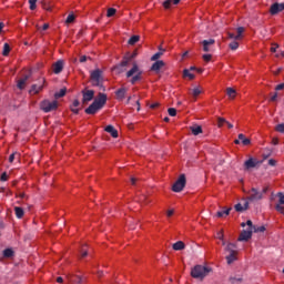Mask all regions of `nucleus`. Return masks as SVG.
<instances>
[{
    "instance_id": "f257e3e1",
    "label": "nucleus",
    "mask_w": 284,
    "mask_h": 284,
    "mask_svg": "<svg viewBox=\"0 0 284 284\" xmlns=\"http://www.w3.org/2000/svg\"><path fill=\"white\" fill-rule=\"evenodd\" d=\"M105 103H108V95L105 93H99L98 98L84 110L85 114H97L99 110H103Z\"/></svg>"
},
{
    "instance_id": "f03ea898",
    "label": "nucleus",
    "mask_w": 284,
    "mask_h": 284,
    "mask_svg": "<svg viewBox=\"0 0 284 284\" xmlns=\"http://www.w3.org/2000/svg\"><path fill=\"white\" fill-rule=\"evenodd\" d=\"M126 79H131V85H135L139 81H143V70L139 68L136 62H134L132 68L126 72Z\"/></svg>"
},
{
    "instance_id": "7ed1b4c3",
    "label": "nucleus",
    "mask_w": 284,
    "mask_h": 284,
    "mask_svg": "<svg viewBox=\"0 0 284 284\" xmlns=\"http://www.w3.org/2000/svg\"><path fill=\"white\" fill-rule=\"evenodd\" d=\"M211 272L212 267L197 264L191 270V276L192 278H199L200 281H203V278L209 276Z\"/></svg>"
},
{
    "instance_id": "20e7f679",
    "label": "nucleus",
    "mask_w": 284,
    "mask_h": 284,
    "mask_svg": "<svg viewBox=\"0 0 284 284\" xmlns=\"http://www.w3.org/2000/svg\"><path fill=\"white\" fill-rule=\"evenodd\" d=\"M90 79L94 88H100L102 92H105V87H103V71L101 69L91 71Z\"/></svg>"
},
{
    "instance_id": "39448f33",
    "label": "nucleus",
    "mask_w": 284,
    "mask_h": 284,
    "mask_svg": "<svg viewBox=\"0 0 284 284\" xmlns=\"http://www.w3.org/2000/svg\"><path fill=\"white\" fill-rule=\"evenodd\" d=\"M224 252L226 254L225 258H226L227 265H232V263H234V261H237L236 256H239V250H237L236 244H234V243L226 244Z\"/></svg>"
},
{
    "instance_id": "423d86ee",
    "label": "nucleus",
    "mask_w": 284,
    "mask_h": 284,
    "mask_svg": "<svg viewBox=\"0 0 284 284\" xmlns=\"http://www.w3.org/2000/svg\"><path fill=\"white\" fill-rule=\"evenodd\" d=\"M138 54L139 53L134 51L130 57L125 55L121 61V63L115 65L114 70H116L119 74H121V72H125V68H128V65L130 64V61H132V59H136Z\"/></svg>"
},
{
    "instance_id": "0eeeda50",
    "label": "nucleus",
    "mask_w": 284,
    "mask_h": 284,
    "mask_svg": "<svg viewBox=\"0 0 284 284\" xmlns=\"http://www.w3.org/2000/svg\"><path fill=\"white\" fill-rule=\"evenodd\" d=\"M59 102L57 100L50 101V100H43L40 102V110L42 112H54V110H58Z\"/></svg>"
},
{
    "instance_id": "6e6552de",
    "label": "nucleus",
    "mask_w": 284,
    "mask_h": 284,
    "mask_svg": "<svg viewBox=\"0 0 284 284\" xmlns=\"http://www.w3.org/2000/svg\"><path fill=\"white\" fill-rule=\"evenodd\" d=\"M186 179L185 174H181L172 186L173 192H183L185 187Z\"/></svg>"
},
{
    "instance_id": "1a4fd4ad",
    "label": "nucleus",
    "mask_w": 284,
    "mask_h": 284,
    "mask_svg": "<svg viewBox=\"0 0 284 284\" xmlns=\"http://www.w3.org/2000/svg\"><path fill=\"white\" fill-rule=\"evenodd\" d=\"M260 164H261V161L254 158H250L244 162V170L248 172V170H254V168H258Z\"/></svg>"
},
{
    "instance_id": "9d476101",
    "label": "nucleus",
    "mask_w": 284,
    "mask_h": 284,
    "mask_svg": "<svg viewBox=\"0 0 284 284\" xmlns=\"http://www.w3.org/2000/svg\"><path fill=\"white\" fill-rule=\"evenodd\" d=\"M82 103H90L94 99V90L82 91Z\"/></svg>"
},
{
    "instance_id": "9b49d317",
    "label": "nucleus",
    "mask_w": 284,
    "mask_h": 284,
    "mask_svg": "<svg viewBox=\"0 0 284 284\" xmlns=\"http://www.w3.org/2000/svg\"><path fill=\"white\" fill-rule=\"evenodd\" d=\"M278 196V203L275 205L276 212H280V214L284 215V193L280 192L277 193Z\"/></svg>"
},
{
    "instance_id": "f8f14e48",
    "label": "nucleus",
    "mask_w": 284,
    "mask_h": 284,
    "mask_svg": "<svg viewBox=\"0 0 284 284\" xmlns=\"http://www.w3.org/2000/svg\"><path fill=\"white\" fill-rule=\"evenodd\" d=\"M263 199V192L257 191L256 189H251L248 201H261Z\"/></svg>"
},
{
    "instance_id": "ddd939ff",
    "label": "nucleus",
    "mask_w": 284,
    "mask_h": 284,
    "mask_svg": "<svg viewBox=\"0 0 284 284\" xmlns=\"http://www.w3.org/2000/svg\"><path fill=\"white\" fill-rule=\"evenodd\" d=\"M65 65V62L63 60H58L53 63L52 70L54 74H61L63 72V67Z\"/></svg>"
},
{
    "instance_id": "4468645a",
    "label": "nucleus",
    "mask_w": 284,
    "mask_h": 284,
    "mask_svg": "<svg viewBox=\"0 0 284 284\" xmlns=\"http://www.w3.org/2000/svg\"><path fill=\"white\" fill-rule=\"evenodd\" d=\"M214 43H216V40L214 39L203 40L201 42L203 52H212V45H214Z\"/></svg>"
},
{
    "instance_id": "2eb2a0df",
    "label": "nucleus",
    "mask_w": 284,
    "mask_h": 284,
    "mask_svg": "<svg viewBox=\"0 0 284 284\" xmlns=\"http://www.w3.org/2000/svg\"><path fill=\"white\" fill-rule=\"evenodd\" d=\"M252 229L243 230L237 241H250V239H252Z\"/></svg>"
},
{
    "instance_id": "dca6fc26",
    "label": "nucleus",
    "mask_w": 284,
    "mask_h": 284,
    "mask_svg": "<svg viewBox=\"0 0 284 284\" xmlns=\"http://www.w3.org/2000/svg\"><path fill=\"white\" fill-rule=\"evenodd\" d=\"M165 67V62H163V60H156L152 67H151V70L153 72H160L161 71V68H164Z\"/></svg>"
},
{
    "instance_id": "f3484780",
    "label": "nucleus",
    "mask_w": 284,
    "mask_h": 284,
    "mask_svg": "<svg viewBox=\"0 0 284 284\" xmlns=\"http://www.w3.org/2000/svg\"><path fill=\"white\" fill-rule=\"evenodd\" d=\"M181 3V0H165L162 6L165 10H170L172 6H179Z\"/></svg>"
},
{
    "instance_id": "a211bd4d",
    "label": "nucleus",
    "mask_w": 284,
    "mask_h": 284,
    "mask_svg": "<svg viewBox=\"0 0 284 284\" xmlns=\"http://www.w3.org/2000/svg\"><path fill=\"white\" fill-rule=\"evenodd\" d=\"M68 280L70 283H74V284H83L84 282L83 277L79 275H69Z\"/></svg>"
},
{
    "instance_id": "6ab92c4d",
    "label": "nucleus",
    "mask_w": 284,
    "mask_h": 284,
    "mask_svg": "<svg viewBox=\"0 0 284 284\" xmlns=\"http://www.w3.org/2000/svg\"><path fill=\"white\" fill-rule=\"evenodd\" d=\"M165 54V49L163 47H159V51L151 57V61H159Z\"/></svg>"
},
{
    "instance_id": "aec40b11",
    "label": "nucleus",
    "mask_w": 284,
    "mask_h": 284,
    "mask_svg": "<svg viewBox=\"0 0 284 284\" xmlns=\"http://www.w3.org/2000/svg\"><path fill=\"white\" fill-rule=\"evenodd\" d=\"M105 132H108L109 134H111V136L113 139H118L119 138V131H116V129H114L113 125H108L105 126Z\"/></svg>"
},
{
    "instance_id": "412c9836",
    "label": "nucleus",
    "mask_w": 284,
    "mask_h": 284,
    "mask_svg": "<svg viewBox=\"0 0 284 284\" xmlns=\"http://www.w3.org/2000/svg\"><path fill=\"white\" fill-rule=\"evenodd\" d=\"M250 209V202L245 201L244 204L237 203L235 204L236 212H245V210Z\"/></svg>"
},
{
    "instance_id": "4be33fe9",
    "label": "nucleus",
    "mask_w": 284,
    "mask_h": 284,
    "mask_svg": "<svg viewBox=\"0 0 284 284\" xmlns=\"http://www.w3.org/2000/svg\"><path fill=\"white\" fill-rule=\"evenodd\" d=\"M43 90V84H33L29 90V94H39Z\"/></svg>"
},
{
    "instance_id": "5701e85b",
    "label": "nucleus",
    "mask_w": 284,
    "mask_h": 284,
    "mask_svg": "<svg viewBox=\"0 0 284 284\" xmlns=\"http://www.w3.org/2000/svg\"><path fill=\"white\" fill-rule=\"evenodd\" d=\"M28 79H30V74L24 75L22 79H20L18 81L17 85H18L19 90H24L26 89V83H28Z\"/></svg>"
},
{
    "instance_id": "b1692460",
    "label": "nucleus",
    "mask_w": 284,
    "mask_h": 284,
    "mask_svg": "<svg viewBox=\"0 0 284 284\" xmlns=\"http://www.w3.org/2000/svg\"><path fill=\"white\" fill-rule=\"evenodd\" d=\"M128 93V89L126 88H121L119 89L115 94L119 99V101H123V99H125V94Z\"/></svg>"
},
{
    "instance_id": "393cba45",
    "label": "nucleus",
    "mask_w": 284,
    "mask_h": 284,
    "mask_svg": "<svg viewBox=\"0 0 284 284\" xmlns=\"http://www.w3.org/2000/svg\"><path fill=\"white\" fill-rule=\"evenodd\" d=\"M192 134H194V136H199V134H203V128H201V125H193L190 128Z\"/></svg>"
},
{
    "instance_id": "a878e982",
    "label": "nucleus",
    "mask_w": 284,
    "mask_h": 284,
    "mask_svg": "<svg viewBox=\"0 0 284 284\" xmlns=\"http://www.w3.org/2000/svg\"><path fill=\"white\" fill-rule=\"evenodd\" d=\"M237 139L240 140V143H242V145H250V143H252V140L245 138V134L240 133L237 135Z\"/></svg>"
},
{
    "instance_id": "bb28decb",
    "label": "nucleus",
    "mask_w": 284,
    "mask_h": 284,
    "mask_svg": "<svg viewBox=\"0 0 284 284\" xmlns=\"http://www.w3.org/2000/svg\"><path fill=\"white\" fill-rule=\"evenodd\" d=\"M79 105H81V102H79V100H74L70 106L71 112H73V114H79Z\"/></svg>"
},
{
    "instance_id": "cd10ccee",
    "label": "nucleus",
    "mask_w": 284,
    "mask_h": 284,
    "mask_svg": "<svg viewBox=\"0 0 284 284\" xmlns=\"http://www.w3.org/2000/svg\"><path fill=\"white\" fill-rule=\"evenodd\" d=\"M173 250H175V252H181V250H185V243H183V241H178L173 244Z\"/></svg>"
},
{
    "instance_id": "c85d7f7f",
    "label": "nucleus",
    "mask_w": 284,
    "mask_h": 284,
    "mask_svg": "<svg viewBox=\"0 0 284 284\" xmlns=\"http://www.w3.org/2000/svg\"><path fill=\"white\" fill-rule=\"evenodd\" d=\"M14 212H16L17 219H23V214H26V212L23 211V207L21 206H16Z\"/></svg>"
},
{
    "instance_id": "c756f323",
    "label": "nucleus",
    "mask_w": 284,
    "mask_h": 284,
    "mask_svg": "<svg viewBox=\"0 0 284 284\" xmlns=\"http://www.w3.org/2000/svg\"><path fill=\"white\" fill-rule=\"evenodd\" d=\"M230 212H232V207L226 209L224 211H219L216 215L219 216V219H222V216H230Z\"/></svg>"
},
{
    "instance_id": "7c9ffc66",
    "label": "nucleus",
    "mask_w": 284,
    "mask_h": 284,
    "mask_svg": "<svg viewBox=\"0 0 284 284\" xmlns=\"http://www.w3.org/2000/svg\"><path fill=\"white\" fill-rule=\"evenodd\" d=\"M236 32H237V34H236V40H239V41H241V39H243V32H245V28L244 27H239L237 29H236Z\"/></svg>"
},
{
    "instance_id": "2f4dec72",
    "label": "nucleus",
    "mask_w": 284,
    "mask_h": 284,
    "mask_svg": "<svg viewBox=\"0 0 284 284\" xmlns=\"http://www.w3.org/2000/svg\"><path fill=\"white\" fill-rule=\"evenodd\" d=\"M3 256L4 258H12V256H14V251H12V248H6L3 251Z\"/></svg>"
},
{
    "instance_id": "473e14b6",
    "label": "nucleus",
    "mask_w": 284,
    "mask_h": 284,
    "mask_svg": "<svg viewBox=\"0 0 284 284\" xmlns=\"http://www.w3.org/2000/svg\"><path fill=\"white\" fill-rule=\"evenodd\" d=\"M226 94L231 99H236V90H234L233 88H227L226 89Z\"/></svg>"
},
{
    "instance_id": "72a5a7b5",
    "label": "nucleus",
    "mask_w": 284,
    "mask_h": 284,
    "mask_svg": "<svg viewBox=\"0 0 284 284\" xmlns=\"http://www.w3.org/2000/svg\"><path fill=\"white\" fill-rule=\"evenodd\" d=\"M65 92H68V89H61L59 92L54 93V99H62V97H65Z\"/></svg>"
},
{
    "instance_id": "f704fd0d",
    "label": "nucleus",
    "mask_w": 284,
    "mask_h": 284,
    "mask_svg": "<svg viewBox=\"0 0 284 284\" xmlns=\"http://www.w3.org/2000/svg\"><path fill=\"white\" fill-rule=\"evenodd\" d=\"M139 36H132L128 41L129 45H134L135 43H139Z\"/></svg>"
},
{
    "instance_id": "c9c22d12",
    "label": "nucleus",
    "mask_w": 284,
    "mask_h": 284,
    "mask_svg": "<svg viewBox=\"0 0 284 284\" xmlns=\"http://www.w3.org/2000/svg\"><path fill=\"white\" fill-rule=\"evenodd\" d=\"M8 54H10V44L9 43H4L3 44V50H2V55L3 57H8Z\"/></svg>"
},
{
    "instance_id": "e433bc0d",
    "label": "nucleus",
    "mask_w": 284,
    "mask_h": 284,
    "mask_svg": "<svg viewBox=\"0 0 284 284\" xmlns=\"http://www.w3.org/2000/svg\"><path fill=\"white\" fill-rule=\"evenodd\" d=\"M40 3L44 10H52V7L48 4V0H40Z\"/></svg>"
},
{
    "instance_id": "4c0bfd02",
    "label": "nucleus",
    "mask_w": 284,
    "mask_h": 284,
    "mask_svg": "<svg viewBox=\"0 0 284 284\" xmlns=\"http://www.w3.org/2000/svg\"><path fill=\"white\" fill-rule=\"evenodd\" d=\"M116 14V9L114 8H109L106 11V17H114Z\"/></svg>"
},
{
    "instance_id": "58836bf2",
    "label": "nucleus",
    "mask_w": 284,
    "mask_h": 284,
    "mask_svg": "<svg viewBox=\"0 0 284 284\" xmlns=\"http://www.w3.org/2000/svg\"><path fill=\"white\" fill-rule=\"evenodd\" d=\"M229 47L231 50H239V42L234 40L229 44Z\"/></svg>"
},
{
    "instance_id": "ea45409f",
    "label": "nucleus",
    "mask_w": 284,
    "mask_h": 284,
    "mask_svg": "<svg viewBox=\"0 0 284 284\" xmlns=\"http://www.w3.org/2000/svg\"><path fill=\"white\" fill-rule=\"evenodd\" d=\"M225 123H227V120H225L224 118L217 119V128H223V125H225Z\"/></svg>"
},
{
    "instance_id": "a19ab883",
    "label": "nucleus",
    "mask_w": 284,
    "mask_h": 284,
    "mask_svg": "<svg viewBox=\"0 0 284 284\" xmlns=\"http://www.w3.org/2000/svg\"><path fill=\"white\" fill-rule=\"evenodd\" d=\"M183 74L184 77H187L191 81L194 79V73H191L187 69L184 70Z\"/></svg>"
},
{
    "instance_id": "79ce46f5",
    "label": "nucleus",
    "mask_w": 284,
    "mask_h": 284,
    "mask_svg": "<svg viewBox=\"0 0 284 284\" xmlns=\"http://www.w3.org/2000/svg\"><path fill=\"white\" fill-rule=\"evenodd\" d=\"M276 132H280L281 134H284V123L277 124L275 126Z\"/></svg>"
},
{
    "instance_id": "37998d69",
    "label": "nucleus",
    "mask_w": 284,
    "mask_h": 284,
    "mask_svg": "<svg viewBox=\"0 0 284 284\" xmlns=\"http://www.w3.org/2000/svg\"><path fill=\"white\" fill-rule=\"evenodd\" d=\"M74 19H75L74 14L71 13L67 17L65 23H74Z\"/></svg>"
},
{
    "instance_id": "c03bdc74",
    "label": "nucleus",
    "mask_w": 284,
    "mask_h": 284,
    "mask_svg": "<svg viewBox=\"0 0 284 284\" xmlns=\"http://www.w3.org/2000/svg\"><path fill=\"white\" fill-rule=\"evenodd\" d=\"M87 246H83L81 250V258H85V256H88V248H85Z\"/></svg>"
},
{
    "instance_id": "a18cd8bd",
    "label": "nucleus",
    "mask_w": 284,
    "mask_h": 284,
    "mask_svg": "<svg viewBox=\"0 0 284 284\" xmlns=\"http://www.w3.org/2000/svg\"><path fill=\"white\" fill-rule=\"evenodd\" d=\"M168 112H169L170 116H175L176 115V109H174V108H169Z\"/></svg>"
},
{
    "instance_id": "49530a36",
    "label": "nucleus",
    "mask_w": 284,
    "mask_h": 284,
    "mask_svg": "<svg viewBox=\"0 0 284 284\" xmlns=\"http://www.w3.org/2000/svg\"><path fill=\"white\" fill-rule=\"evenodd\" d=\"M270 101H272L273 103L278 101V92L273 93V95L271 97Z\"/></svg>"
},
{
    "instance_id": "de8ad7c7",
    "label": "nucleus",
    "mask_w": 284,
    "mask_h": 284,
    "mask_svg": "<svg viewBox=\"0 0 284 284\" xmlns=\"http://www.w3.org/2000/svg\"><path fill=\"white\" fill-rule=\"evenodd\" d=\"M202 59H203L204 61H206V62H210V61H212V54H203V55H202Z\"/></svg>"
},
{
    "instance_id": "09e8293b",
    "label": "nucleus",
    "mask_w": 284,
    "mask_h": 284,
    "mask_svg": "<svg viewBox=\"0 0 284 284\" xmlns=\"http://www.w3.org/2000/svg\"><path fill=\"white\" fill-rule=\"evenodd\" d=\"M246 225L248 226V230H252V232H254V229H255L256 226H254V224L252 223L251 220H248V221L246 222Z\"/></svg>"
},
{
    "instance_id": "8fccbe9b",
    "label": "nucleus",
    "mask_w": 284,
    "mask_h": 284,
    "mask_svg": "<svg viewBox=\"0 0 284 284\" xmlns=\"http://www.w3.org/2000/svg\"><path fill=\"white\" fill-rule=\"evenodd\" d=\"M268 165H270L271 168H276V160L270 159V160H268Z\"/></svg>"
},
{
    "instance_id": "3c124183",
    "label": "nucleus",
    "mask_w": 284,
    "mask_h": 284,
    "mask_svg": "<svg viewBox=\"0 0 284 284\" xmlns=\"http://www.w3.org/2000/svg\"><path fill=\"white\" fill-rule=\"evenodd\" d=\"M199 94H201V89L199 88L193 89V97H199Z\"/></svg>"
},
{
    "instance_id": "603ef678",
    "label": "nucleus",
    "mask_w": 284,
    "mask_h": 284,
    "mask_svg": "<svg viewBox=\"0 0 284 284\" xmlns=\"http://www.w3.org/2000/svg\"><path fill=\"white\" fill-rule=\"evenodd\" d=\"M275 90H276V92H278V91H281V90H284V83L277 84V85L275 87Z\"/></svg>"
},
{
    "instance_id": "864d4df0",
    "label": "nucleus",
    "mask_w": 284,
    "mask_h": 284,
    "mask_svg": "<svg viewBox=\"0 0 284 284\" xmlns=\"http://www.w3.org/2000/svg\"><path fill=\"white\" fill-rule=\"evenodd\" d=\"M254 232H264L265 231V226H260L256 229V226L253 229Z\"/></svg>"
},
{
    "instance_id": "5fc2aeb1",
    "label": "nucleus",
    "mask_w": 284,
    "mask_h": 284,
    "mask_svg": "<svg viewBox=\"0 0 284 284\" xmlns=\"http://www.w3.org/2000/svg\"><path fill=\"white\" fill-rule=\"evenodd\" d=\"M0 181H8V173H2L0 176Z\"/></svg>"
},
{
    "instance_id": "6e6d98bb",
    "label": "nucleus",
    "mask_w": 284,
    "mask_h": 284,
    "mask_svg": "<svg viewBox=\"0 0 284 284\" xmlns=\"http://www.w3.org/2000/svg\"><path fill=\"white\" fill-rule=\"evenodd\" d=\"M227 37H229V39H233L234 41H237V40H236V34H234V33H232V32H229V33H227Z\"/></svg>"
},
{
    "instance_id": "4d7b16f0",
    "label": "nucleus",
    "mask_w": 284,
    "mask_h": 284,
    "mask_svg": "<svg viewBox=\"0 0 284 284\" xmlns=\"http://www.w3.org/2000/svg\"><path fill=\"white\" fill-rule=\"evenodd\" d=\"M14 156H17V153H12V154L9 156V163H14Z\"/></svg>"
},
{
    "instance_id": "13d9d810",
    "label": "nucleus",
    "mask_w": 284,
    "mask_h": 284,
    "mask_svg": "<svg viewBox=\"0 0 284 284\" xmlns=\"http://www.w3.org/2000/svg\"><path fill=\"white\" fill-rule=\"evenodd\" d=\"M85 61H88V55H81L80 63H85Z\"/></svg>"
},
{
    "instance_id": "bf43d9fd",
    "label": "nucleus",
    "mask_w": 284,
    "mask_h": 284,
    "mask_svg": "<svg viewBox=\"0 0 284 284\" xmlns=\"http://www.w3.org/2000/svg\"><path fill=\"white\" fill-rule=\"evenodd\" d=\"M236 281L241 282L242 280H241V278H236V277H231V278H230V282H231L232 284H235Z\"/></svg>"
},
{
    "instance_id": "052dcab7",
    "label": "nucleus",
    "mask_w": 284,
    "mask_h": 284,
    "mask_svg": "<svg viewBox=\"0 0 284 284\" xmlns=\"http://www.w3.org/2000/svg\"><path fill=\"white\" fill-rule=\"evenodd\" d=\"M272 144L273 145H278V138H273Z\"/></svg>"
},
{
    "instance_id": "680f3d73",
    "label": "nucleus",
    "mask_w": 284,
    "mask_h": 284,
    "mask_svg": "<svg viewBox=\"0 0 284 284\" xmlns=\"http://www.w3.org/2000/svg\"><path fill=\"white\" fill-rule=\"evenodd\" d=\"M174 215V210H169L168 212H166V216H173Z\"/></svg>"
},
{
    "instance_id": "e2e57ef3",
    "label": "nucleus",
    "mask_w": 284,
    "mask_h": 284,
    "mask_svg": "<svg viewBox=\"0 0 284 284\" xmlns=\"http://www.w3.org/2000/svg\"><path fill=\"white\" fill-rule=\"evenodd\" d=\"M150 108H151V110H154V109L159 108V103L155 102V103L151 104Z\"/></svg>"
},
{
    "instance_id": "0e129e2a",
    "label": "nucleus",
    "mask_w": 284,
    "mask_h": 284,
    "mask_svg": "<svg viewBox=\"0 0 284 284\" xmlns=\"http://www.w3.org/2000/svg\"><path fill=\"white\" fill-rule=\"evenodd\" d=\"M276 48H278V44H273V47L271 48V52H276Z\"/></svg>"
},
{
    "instance_id": "69168bd1",
    "label": "nucleus",
    "mask_w": 284,
    "mask_h": 284,
    "mask_svg": "<svg viewBox=\"0 0 284 284\" xmlns=\"http://www.w3.org/2000/svg\"><path fill=\"white\" fill-rule=\"evenodd\" d=\"M48 28H50V24H49V23H44V24L42 26V30H48Z\"/></svg>"
},
{
    "instance_id": "338daca9",
    "label": "nucleus",
    "mask_w": 284,
    "mask_h": 284,
    "mask_svg": "<svg viewBox=\"0 0 284 284\" xmlns=\"http://www.w3.org/2000/svg\"><path fill=\"white\" fill-rule=\"evenodd\" d=\"M132 185H136V178H131Z\"/></svg>"
},
{
    "instance_id": "774afa93",
    "label": "nucleus",
    "mask_w": 284,
    "mask_h": 284,
    "mask_svg": "<svg viewBox=\"0 0 284 284\" xmlns=\"http://www.w3.org/2000/svg\"><path fill=\"white\" fill-rule=\"evenodd\" d=\"M57 283H63V277H58Z\"/></svg>"
}]
</instances>
